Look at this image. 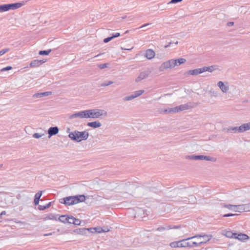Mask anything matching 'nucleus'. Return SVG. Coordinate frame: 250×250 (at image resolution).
<instances>
[{
  "label": "nucleus",
  "mask_w": 250,
  "mask_h": 250,
  "mask_svg": "<svg viewBox=\"0 0 250 250\" xmlns=\"http://www.w3.org/2000/svg\"><path fill=\"white\" fill-rule=\"evenodd\" d=\"M186 62V60L184 58H179L175 60L171 59L163 62L159 67V71H164L167 69H171Z\"/></svg>",
  "instance_id": "obj_1"
},
{
  "label": "nucleus",
  "mask_w": 250,
  "mask_h": 250,
  "mask_svg": "<svg viewBox=\"0 0 250 250\" xmlns=\"http://www.w3.org/2000/svg\"><path fill=\"white\" fill-rule=\"evenodd\" d=\"M89 136V133L86 131H79L75 130L69 133L68 137L73 141L80 142L82 140H86Z\"/></svg>",
  "instance_id": "obj_2"
},
{
  "label": "nucleus",
  "mask_w": 250,
  "mask_h": 250,
  "mask_svg": "<svg viewBox=\"0 0 250 250\" xmlns=\"http://www.w3.org/2000/svg\"><path fill=\"white\" fill-rule=\"evenodd\" d=\"M85 200V197L84 195H79L78 196H69L64 198L63 199V202H61V203L70 206L83 202Z\"/></svg>",
  "instance_id": "obj_3"
},
{
  "label": "nucleus",
  "mask_w": 250,
  "mask_h": 250,
  "mask_svg": "<svg viewBox=\"0 0 250 250\" xmlns=\"http://www.w3.org/2000/svg\"><path fill=\"white\" fill-rule=\"evenodd\" d=\"M193 236L184 239L180 240V248L188 247L193 248L201 246V243H197L195 241H191V239H194Z\"/></svg>",
  "instance_id": "obj_4"
},
{
  "label": "nucleus",
  "mask_w": 250,
  "mask_h": 250,
  "mask_svg": "<svg viewBox=\"0 0 250 250\" xmlns=\"http://www.w3.org/2000/svg\"><path fill=\"white\" fill-rule=\"evenodd\" d=\"M87 111V118L97 119L103 115H106L107 113L104 110L99 109H88Z\"/></svg>",
  "instance_id": "obj_5"
},
{
  "label": "nucleus",
  "mask_w": 250,
  "mask_h": 250,
  "mask_svg": "<svg viewBox=\"0 0 250 250\" xmlns=\"http://www.w3.org/2000/svg\"><path fill=\"white\" fill-rule=\"evenodd\" d=\"M192 107H193V104L189 103L186 104H181L179 106H176L174 108H170L169 112H173L176 113L179 111L190 109Z\"/></svg>",
  "instance_id": "obj_6"
},
{
  "label": "nucleus",
  "mask_w": 250,
  "mask_h": 250,
  "mask_svg": "<svg viewBox=\"0 0 250 250\" xmlns=\"http://www.w3.org/2000/svg\"><path fill=\"white\" fill-rule=\"evenodd\" d=\"M188 158L193 160H206L208 161H212L215 162L216 161V159L213 157L208 156H204V155H192L188 156Z\"/></svg>",
  "instance_id": "obj_7"
},
{
  "label": "nucleus",
  "mask_w": 250,
  "mask_h": 250,
  "mask_svg": "<svg viewBox=\"0 0 250 250\" xmlns=\"http://www.w3.org/2000/svg\"><path fill=\"white\" fill-rule=\"evenodd\" d=\"M217 85L220 89L223 94H227L229 90V86L228 82H223L219 81Z\"/></svg>",
  "instance_id": "obj_8"
},
{
  "label": "nucleus",
  "mask_w": 250,
  "mask_h": 250,
  "mask_svg": "<svg viewBox=\"0 0 250 250\" xmlns=\"http://www.w3.org/2000/svg\"><path fill=\"white\" fill-rule=\"evenodd\" d=\"M80 118V119L87 118V111H86V110L81 111L79 112H76L74 114H72L69 116L68 118H69V119L71 120L74 118Z\"/></svg>",
  "instance_id": "obj_9"
},
{
  "label": "nucleus",
  "mask_w": 250,
  "mask_h": 250,
  "mask_svg": "<svg viewBox=\"0 0 250 250\" xmlns=\"http://www.w3.org/2000/svg\"><path fill=\"white\" fill-rule=\"evenodd\" d=\"M74 218L75 217L72 216L62 215L59 217L58 220L60 222H62L64 223H68L69 224H74Z\"/></svg>",
  "instance_id": "obj_10"
},
{
  "label": "nucleus",
  "mask_w": 250,
  "mask_h": 250,
  "mask_svg": "<svg viewBox=\"0 0 250 250\" xmlns=\"http://www.w3.org/2000/svg\"><path fill=\"white\" fill-rule=\"evenodd\" d=\"M193 237H194V238H201V237L203 238L204 240L203 241H201L199 242V243H201V246L203 244L206 243V242L209 241L211 239L212 235H207V234H203V235L198 234V235L193 236Z\"/></svg>",
  "instance_id": "obj_11"
},
{
  "label": "nucleus",
  "mask_w": 250,
  "mask_h": 250,
  "mask_svg": "<svg viewBox=\"0 0 250 250\" xmlns=\"http://www.w3.org/2000/svg\"><path fill=\"white\" fill-rule=\"evenodd\" d=\"M181 228V226L166 225V226L159 227L157 229V231H162L170 229H177Z\"/></svg>",
  "instance_id": "obj_12"
},
{
  "label": "nucleus",
  "mask_w": 250,
  "mask_h": 250,
  "mask_svg": "<svg viewBox=\"0 0 250 250\" xmlns=\"http://www.w3.org/2000/svg\"><path fill=\"white\" fill-rule=\"evenodd\" d=\"M10 9L15 10L14 3L0 5V12L7 11Z\"/></svg>",
  "instance_id": "obj_13"
},
{
  "label": "nucleus",
  "mask_w": 250,
  "mask_h": 250,
  "mask_svg": "<svg viewBox=\"0 0 250 250\" xmlns=\"http://www.w3.org/2000/svg\"><path fill=\"white\" fill-rule=\"evenodd\" d=\"M90 229L85 228H79L75 229L73 230V232L77 234L80 235H86L87 233L89 232Z\"/></svg>",
  "instance_id": "obj_14"
},
{
  "label": "nucleus",
  "mask_w": 250,
  "mask_h": 250,
  "mask_svg": "<svg viewBox=\"0 0 250 250\" xmlns=\"http://www.w3.org/2000/svg\"><path fill=\"white\" fill-rule=\"evenodd\" d=\"M149 73L150 72L148 71L141 72L139 74V76L136 78L135 82L138 83L141 81V80L145 79V78L148 77Z\"/></svg>",
  "instance_id": "obj_15"
},
{
  "label": "nucleus",
  "mask_w": 250,
  "mask_h": 250,
  "mask_svg": "<svg viewBox=\"0 0 250 250\" xmlns=\"http://www.w3.org/2000/svg\"><path fill=\"white\" fill-rule=\"evenodd\" d=\"M46 60H34L32 61L30 63V66L31 67H36L40 66L43 63H44L46 62Z\"/></svg>",
  "instance_id": "obj_16"
},
{
  "label": "nucleus",
  "mask_w": 250,
  "mask_h": 250,
  "mask_svg": "<svg viewBox=\"0 0 250 250\" xmlns=\"http://www.w3.org/2000/svg\"><path fill=\"white\" fill-rule=\"evenodd\" d=\"M155 56V52L151 49L146 51L145 56L148 60L152 59Z\"/></svg>",
  "instance_id": "obj_17"
},
{
  "label": "nucleus",
  "mask_w": 250,
  "mask_h": 250,
  "mask_svg": "<svg viewBox=\"0 0 250 250\" xmlns=\"http://www.w3.org/2000/svg\"><path fill=\"white\" fill-rule=\"evenodd\" d=\"M239 126H229L226 129V131L228 133H240Z\"/></svg>",
  "instance_id": "obj_18"
},
{
  "label": "nucleus",
  "mask_w": 250,
  "mask_h": 250,
  "mask_svg": "<svg viewBox=\"0 0 250 250\" xmlns=\"http://www.w3.org/2000/svg\"><path fill=\"white\" fill-rule=\"evenodd\" d=\"M90 231L91 233H94V232H98V233H101L102 232H107L109 231V229H104L103 228L101 227H96L94 228H89Z\"/></svg>",
  "instance_id": "obj_19"
},
{
  "label": "nucleus",
  "mask_w": 250,
  "mask_h": 250,
  "mask_svg": "<svg viewBox=\"0 0 250 250\" xmlns=\"http://www.w3.org/2000/svg\"><path fill=\"white\" fill-rule=\"evenodd\" d=\"M202 73H203L202 67L196 68L193 70H189L187 72L188 74L191 75H197Z\"/></svg>",
  "instance_id": "obj_20"
},
{
  "label": "nucleus",
  "mask_w": 250,
  "mask_h": 250,
  "mask_svg": "<svg viewBox=\"0 0 250 250\" xmlns=\"http://www.w3.org/2000/svg\"><path fill=\"white\" fill-rule=\"evenodd\" d=\"M52 94V92L47 91L41 93H37L33 95V97L34 98H39L44 96H48Z\"/></svg>",
  "instance_id": "obj_21"
},
{
  "label": "nucleus",
  "mask_w": 250,
  "mask_h": 250,
  "mask_svg": "<svg viewBox=\"0 0 250 250\" xmlns=\"http://www.w3.org/2000/svg\"><path fill=\"white\" fill-rule=\"evenodd\" d=\"M59 131V129L57 126L50 127L48 130V133L49 134V137L57 134Z\"/></svg>",
  "instance_id": "obj_22"
},
{
  "label": "nucleus",
  "mask_w": 250,
  "mask_h": 250,
  "mask_svg": "<svg viewBox=\"0 0 250 250\" xmlns=\"http://www.w3.org/2000/svg\"><path fill=\"white\" fill-rule=\"evenodd\" d=\"M87 125L89 127H92L94 128H96L100 127V126H101L102 124L99 121H96L92 122H88L87 124Z\"/></svg>",
  "instance_id": "obj_23"
},
{
  "label": "nucleus",
  "mask_w": 250,
  "mask_h": 250,
  "mask_svg": "<svg viewBox=\"0 0 250 250\" xmlns=\"http://www.w3.org/2000/svg\"><path fill=\"white\" fill-rule=\"evenodd\" d=\"M234 238L237 239L239 240L243 241L248 239L249 237L245 234L240 233L238 234L236 233V235L234 236Z\"/></svg>",
  "instance_id": "obj_24"
},
{
  "label": "nucleus",
  "mask_w": 250,
  "mask_h": 250,
  "mask_svg": "<svg viewBox=\"0 0 250 250\" xmlns=\"http://www.w3.org/2000/svg\"><path fill=\"white\" fill-rule=\"evenodd\" d=\"M240 133L244 132L246 131L249 130L250 129V122L248 123H245L242 124L241 125L239 126Z\"/></svg>",
  "instance_id": "obj_25"
},
{
  "label": "nucleus",
  "mask_w": 250,
  "mask_h": 250,
  "mask_svg": "<svg viewBox=\"0 0 250 250\" xmlns=\"http://www.w3.org/2000/svg\"><path fill=\"white\" fill-rule=\"evenodd\" d=\"M222 234L228 238H234L236 233H233L231 231L223 230Z\"/></svg>",
  "instance_id": "obj_26"
},
{
  "label": "nucleus",
  "mask_w": 250,
  "mask_h": 250,
  "mask_svg": "<svg viewBox=\"0 0 250 250\" xmlns=\"http://www.w3.org/2000/svg\"><path fill=\"white\" fill-rule=\"evenodd\" d=\"M233 210L235 212H244V205H235Z\"/></svg>",
  "instance_id": "obj_27"
},
{
  "label": "nucleus",
  "mask_w": 250,
  "mask_h": 250,
  "mask_svg": "<svg viewBox=\"0 0 250 250\" xmlns=\"http://www.w3.org/2000/svg\"><path fill=\"white\" fill-rule=\"evenodd\" d=\"M45 220H57V215H56L52 213H50L44 217Z\"/></svg>",
  "instance_id": "obj_28"
},
{
  "label": "nucleus",
  "mask_w": 250,
  "mask_h": 250,
  "mask_svg": "<svg viewBox=\"0 0 250 250\" xmlns=\"http://www.w3.org/2000/svg\"><path fill=\"white\" fill-rule=\"evenodd\" d=\"M216 67L215 65H211L208 67L204 66L202 67L203 72L206 71H208L211 72L213 70H214V67Z\"/></svg>",
  "instance_id": "obj_29"
},
{
  "label": "nucleus",
  "mask_w": 250,
  "mask_h": 250,
  "mask_svg": "<svg viewBox=\"0 0 250 250\" xmlns=\"http://www.w3.org/2000/svg\"><path fill=\"white\" fill-rule=\"evenodd\" d=\"M171 248H180V241L172 242L170 243Z\"/></svg>",
  "instance_id": "obj_30"
},
{
  "label": "nucleus",
  "mask_w": 250,
  "mask_h": 250,
  "mask_svg": "<svg viewBox=\"0 0 250 250\" xmlns=\"http://www.w3.org/2000/svg\"><path fill=\"white\" fill-rule=\"evenodd\" d=\"M51 49H48L47 50H41L39 51V55H48L51 52Z\"/></svg>",
  "instance_id": "obj_31"
},
{
  "label": "nucleus",
  "mask_w": 250,
  "mask_h": 250,
  "mask_svg": "<svg viewBox=\"0 0 250 250\" xmlns=\"http://www.w3.org/2000/svg\"><path fill=\"white\" fill-rule=\"evenodd\" d=\"M235 206V205H230V204H223L222 205V207L223 208H228L229 210H233V209L234 208V206Z\"/></svg>",
  "instance_id": "obj_32"
},
{
  "label": "nucleus",
  "mask_w": 250,
  "mask_h": 250,
  "mask_svg": "<svg viewBox=\"0 0 250 250\" xmlns=\"http://www.w3.org/2000/svg\"><path fill=\"white\" fill-rule=\"evenodd\" d=\"M244 212L250 211V203L243 204Z\"/></svg>",
  "instance_id": "obj_33"
},
{
  "label": "nucleus",
  "mask_w": 250,
  "mask_h": 250,
  "mask_svg": "<svg viewBox=\"0 0 250 250\" xmlns=\"http://www.w3.org/2000/svg\"><path fill=\"white\" fill-rule=\"evenodd\" d=\"M113 81H108V82H105L103 83H102L101 84V86H108L111 84H113Z\"/></svg>",
  "instance_id": "obj_34"
},
{
  "label": "nucleus",
  "mask_w": 250,
  "mask_h": 250,
  "mask_svg": "<svg viewBox=\"0 0 250 250\" xmlns=\"http://www.w3.org/2000/svg\"><path fill=\"white\" fill-rule=\"evenodd\" d=\"M109 65V63H105L103 64H100L98 65V67L100 69H104L106 67H107Z\"/></svg>",
  "instance_id": "obj_35"
},
{
  "label": "nucleus",
  "mask_w": 250,
  "mask_h": 250,
  "mask_svg": "<svg viewBox=\"0 0 250 250\" xmlns=\"http://www.w3.org/2000/svg\"><path fill=\"white\" fill-rule=\"evenodd\" d=\"M134 99H133V96H131V95H129V96H125V97L124 98H123V100L124 101H131L132 100Z\"/></svg>",
  "instance_id": "obj_36"
},
{
  "label": "nucleus",
  "mask_w": 250,
  "mask_h": 250,
  "mask_svg": "<svg viewBox=\"0 0 250 250\" xmlns=\"http://www.w3.org/2000/svg\"><path fill=\"white\" fill-rule=\"evenodd\" d=\"M44 135V134H40L39 133H35L33 135V137L37 139H39Z\"/></svg>",
  "instance_id": "obj_37"
},
{
  "label": "nucleus",
  "mask_w": 250,
  "mask_h": 250,
  "mask_svg": "<svg viewBox=\"0 0 250 250\" xmlns=\"http://www.w3.org/2000/svg\"><path fill=\"white\" fill-rule=\"evenodd\" d=\"M10 50V48H6L0 51V56L3 55L4 54L8 52Z\"/></svg>",
  "instance_id": "obj_38"
},
{
  "label": "nucleus",
  "mask_w": 250,
  "mask_h": 250,
  "mask_svg": "<svg viewBox=\"0 0 250 250\" xmlns=\"http://www.w3.org/2000/svg\"><path fill=\"white\" fill-rule=\"evenodd\" d=\"M144 92H145V91L144 90H140L136 91L134 92L135 93L136 96H137V97H139L140 95H141L143 93H144Z\"/></svg>",
  "instance_id": "obj_39"
},
{
  "label": "nucleus",
  "mask_w": 250,
  "mask_h": 250,
  "mask_svg": "<svg viewBox=\"0 0 250 250\" xmlns=\"http://www.w3.org/2000/svg\"><path fill=\"white\" fill-rule=\"evenodd\" d=\"M14 4V8L15 9H18L19 8H20L23 5V4L22 3L18 2V3H15Z\"/></svg>",
  "instance_id": "obj_40"
},
{
  "label": "nucleus",
  "mask_w": 250,
  "mask_h": 250,
  "mask_svg": "<svg viewBox=\"0 0 250 250\" xmlns=\"http://www.w3.org/2000/svg\"><path fill=\"white\" fill-rule=\"evenodd\" d=\"M42 191H39L38 192L36 193V194L35 195V198H36V199L37 198V199H40V198H41V197L42 195Z\"/></svg>",
  "instance_id": "obj_41"
},
{
  "label": "nucleus",
  "mask_w": 250,
  "mask_h": 250,
  "mask_svg": "<svg viewBox=\"0 0 250 250\" xmlns=\"http://www.w3.org/2000/svg\"><path fill=\"white\" fill-rule=\"evenodd\" d=\"M12 69V67L11 66H8L7 67H4L2 68L0 71L1 72L5 71H8L10 70H11Z\"/></svg>",
  "instance_id": "obj_42"
},
{
  "label": "nucleus",
  "mask_w": 250,
  "mask_h": 250,
  "mask_svg": "<svg viewBox=\"0 0 250 250\" xmlns=\"http://www.w3.org/2000/svg\"><path fill=\"white\" fill-rule=\"evenodd\" d=\"M74 225H80L81 224V221L79 219H77L76 218H74Z\"/></svg>",
  "instance_id": "obj_43"
},
{
  "label": "nucleus",
  "mask_w": 250,
  "mask_h": 250,
  "mask_svg": "<svg viewBox=\"0 0 250 250\" xmlns=\"http://www.w3.org/2000/svg\"><path fill=\"white\" fill-rule=\"evenodd\" d=\"M237 215V214H232V213H228V214H225L223 215V217H230V216H233Z\"/></svg>",
  "instance_id": "obj_44"
},
{
  "label": "nucleus",
  "mask_w": 250,
  "mask_h": 250,
  "mask_svg": "<svg viewBox=\"0 0 250 250\" xmlns=\"http://www.w3.org/2000/svg\"><path fill=\"white\" fill-rule=\"evenodd\" d=\"M112 39H112V38L111 37H109L105 38L104 40V43H107V42H109V41H110L111 40H112Z\"/></svg>",
  "instance_id": "obj_45"
},
{
  "label": "nucleus",
  "mask_w": 250,
  "mask_h": 250,
  "mask_svg": "<svg viewBox=\"0 0 250 250\" xmlns=\"http://www.w3.org/2000/svg\"><path fill=\"white\" fill-rule=\"evenodd\" d=\"M183 0H171L169 3H176L182 1Z\"/></svg>",
  "instance_id": "obj_46"
},
{
  "label": "nucleus",
  "mask_w": 250,
  "mask_h": 250,
  "mask_svg": "<svg viewBox=\"0 0 250 250\" xmlns=\"http://www.w3.org/2000/svg\"><path fill=\"white\" fill-rule=\"evenodd\" d=\"M38 209L40 210H43L46 208L45 206L39 205L38 207Z\"/></svg>",
  "instance_id": "obj_47"
},
{
  "label": "nucleus",
  "mask_w": 250,
  "mask_h": 250,
  "mask_svg": "<svg viewBox=\"0 0 250 250\" xmlns=\"http://www.w3.org/2000/svg\"><path fill=\"white\" fill-rule=\"evenodd\" d=\"M120 36V34L119 33H116L115 34H113L112 36H111V37L112 38V39H114L115 38L118 37Z\"/></svg>",
  "instance_id": "obj_48"
},
{
  "label": "nucleus",
  "mask_w": 250,
  "mask_h": 250,
  "mask_svg": "<svg viewBox=\"0 0 250 250\" xmlns=\"http://www.w3.org/2000/svg\"><path fill=\"white\" fill-rule=\"evenodd\" d=\"M39 201H40V199H36V198H34V204L35 205H38L39 203Z\"/></svg>",
  "instance_id": "obj_49"
},
{
  "label": "nucleus",
  "mask_w": 250,
  "mask_h": 250,
  "mask_svg": "<svg viewBox=\"0 0 250 250\" xmlns=\"http://www.w3.org/2000/svg\"><path fill=\"white\" fill-rule=\"evenodd\" d=\"M151 24V23H146V24H143V25H142L141 26H140L139 27V28H144L145 27H146L147 26H148L149 25Z\"/></svg>",
  "instance_id": "obj_50"
},
{
  "label": "nucleus",
  "mask_w": 250,
  "mask_h": 250,
  "mask_svg": "<svg viewBox=\"0 0 250 250\" xmlns=\"http://www.w3.org/2000/svg\"><path fill=\"white\" fill-rule=\"evenodd\" d=\"M210 93H212L213 95L215 97H216L217 96V93L216 92H215V91L213 90H210Z\"/></svg>",
  "instance_id": "obj_51"
},
{
  "label": "nucleus",
  "mask_w": 250,
  "mask_h": 250,
  "mask_svg": "<svg viewBox=\"0 0 250 250\" xmlns=\"http://www.w3.org/2000/svg\"><path fill=\"white\" fill-rule=\"evenodd\" d=\"M234 25V22L233 21H229L227 23V25L228 26H232Z\"/></svg>",
  "instance_id": "obj_52"
},
{
  "label": "nucleus",
  "mask_w": 250,
  "mask_h": 250,
  "mask_svg": "<svg viewBox=\"0 0 250 250\" xmlns=\"http://www.w3.org/2000/svg\"><path fill=\"white\" fill-rule=\"evenodd\" d=\"M132 48H133V47H131V48H124V47H121V49H122V50H131Z\"/></svg>",
  "instance_id": "obj_53"
},
{
  "label": "nucleus",
  "mask_w": 250,
  "mask_h": 250,
  "mask_svg": "<svg viewBox=\"0 0 250 250\" xmlns=\"http://www.w3.org/2000/svg\"><path fill=\"white\" fill-rule=\"evenodd\" d=\"M51 202H49L46 205H45L46 208H49L51 206Z\"/></svg>",
  "instance_id": "obj_54"
},
{
  "label": "nucleus",
  "mask_w": 250,
  "mask_h": 250,
  "mask_svg": "<svg viewBox=\"0 0 250 250\" xmlns=\"http://www.w3.org/2000/svg\"><path fill=\"white\" fill-rule=\"evenodd\" d=\"M6 214V211H2L1 213L0 214V216H2V215H5Z\"/></svg>",
  "instance_id": "obj_55"
},
{
  "label": "nucleus",
  "mask_w": 250,
  "mask_h": 250,
  "mask_svg": "<svg viewBox=\"0 0 250 250\" xmlns=\"http://www.w3.org/2000/svg\"><path fill=\"white\" fill-rule=\"evenodd\" d=\"M131 95L133 96V99H135V98L138 97L137 96H136L135 92H134V93Z\"/></svg>",
  "instance_id": "obj_56"
},
{
  "label": "nucleus",
  "mask_w": 250,
  "mask_h": 250,
  "mask_svg": "<svg viewBox=\"0 0 250 250\" xmlns=\"http://www.w3.org/2000/svg\"><path fill=\"white\" fill-rule=\"evenodd\" d=\"M171 44V42H169V44L168 45H167L165 46V48H167L168 47L170 46Z\"/></svg>",
  "instance_id": "obj_57"
},
{
  "label": "nucleus",
  "mask_w": 250,
  "mask_h": 250,
  "mask_svg": "<svg viewBox=\"0 0 250 250\" xmlns=\"http://www.w3.org/2000/svg\"><path fill=\"white\" fill-rule=\"evenodd\" d=\"M52 232L51 233H47V234H44V236H49V235H51L52 234Z\"/></svg>",
  "instance_id": "obj_58"
},
{
  "label": "nucleus",
  "mask_w": 250,
  "mask_h": 250,
  "mask_svg": "<svg viewBox=\"0 0 250 250\" xmlns=\"http://www.w3.org/2000/svg\"><path fill=\"white\" fill-rule=\"evenodd\" d=\"M134 19H135L134 17H131L130 21H133L134 20Z\"/></svg>",
  "instance_id": "obj_59"
},
{
  "label": "nucleus",
  "mask_w": 250,
  "mask_h": 250,
  "mask_svg": "<svg viewBox=\"0 0 250 250\" xmlns=\"http://www.w3.org/2000/svg\"><path fill=\"white\" fill-rule=\"evenodd\" d=\"M175 43L176 44H177L178 43V41L176 42Z\"/></svg>",
  "instance_id": "obj_60"
},
{
  "label": "nucleus",
  "mask_w": 250,
  "mask_h": 250,
  "mask_svg": "<svg viewBox=\"0 0 250 250\" xmlns=\"http://www.w3.org/2000/svg\"><path fill=\"white\" fill-rule=\"evenodd\" d=\"M100 55V54H98V55H97L95 56L94 57H97L99 56Z\"/></svg>",
  "instance_id": "obj_61"
},
{
  "label": "nucleus",
  "mask_w": 250,
  "mask_h": 250,
  "mask_svg": "<svg viewBox=\"0 0 250 250\" xmlns=\"http://www.w3.org/2000/svg\"><path fill=\"white\" fill-rule=\"evenodd\" d=\"M165 112H167V109H166V110H165Z\"/></svg>",
  "instance_id": "obj_62"
},
{
  "label": "nucleus",
  "mask_w": 250,
  "mask_h": 250,
  "mask_svg": "<svg viewBox=\"0 0 250 250\" xmlns=\"http://www.w3.org/2000/svg\"><path fill=\"white\" fill-rule=\"evenodd\" d=\"M125 18H126V16H125V17H122V18H123V19H125Z\"/></svg>",
  "instance_id": "obj_63"
},
{
  "label": "nucleus",
  "mask_w": 250,
  "mask_h": 250,
  "mask_svg": "<svg viewBox=\"0 0 250 250\" xmlns=\"http://www.w3.org/2000/svg\"><path fill=\"white\" fill-rule=\"evenodd\" d=\"M2 167V165H0V167Z\"/></svg>",
  "instance_id": "obj_64"
}]
</instances>
